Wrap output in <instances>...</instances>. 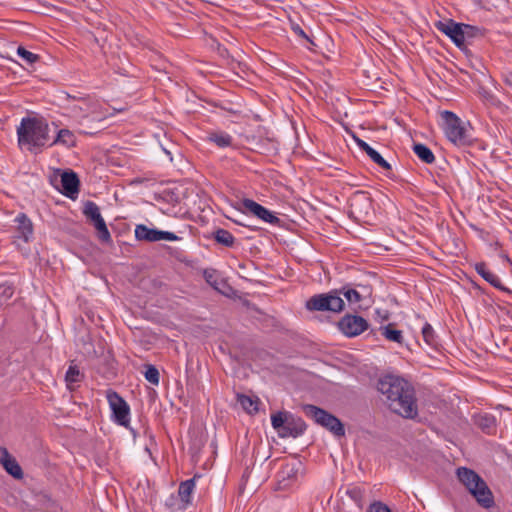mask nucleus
<instances>
[{
  "instance_id": "6e6552de",
  "label": "nucleus",
  "mask_w": 512,
  "mask_h": 512,
  "mask_svg": "<svg viewBox=\"0 0 512 512\" xmlns=\"http://www.w3.org/2000/svg\"><path fill=\"white\" fill-rule=\"evenodd\" d=\"M302 476L303 465L301 462L294 461L282 465L276 476L279 489H289L298 483Z\"/></svg>"
},
{
  "instance_id": "72a5a7b5",
  "label": "nucleus",
  "mask_w": 512,
  "mask_h": 512,
  "mask_svg": "<svg viewBox=\"0 0 512 512\" xmlns=\"http://www.w3.org/2000/svg\"><path fill=\"white\" fill-rule=\"evenodd\" d=\"M237 400L246 412L252 414V413H256L258 411V407H257L258 399L257 398L253 399L252 397H250L248 395L238 394Z\"/></svg>"
},
{
  "instance_id": "dca6fc26",
  "label": "nucleus",
  "mask_w": 512,
  "mask_h": 512,
  "mask_svg": "<svg viewBox=\"0 0 512 512\" xmlns=\"http://www.w3.org/2000/svg\"><path fill=\"white\" fill-rule=\"evenodd\" d=\"M475 271L490 285H492L494 288L508 294L510 297H512V290L508 287L504 286L501 283V280L499 277L488 270L487 265L485 262H478L474 265Z\"/></svg>"
},
{
  "instance_id": "4be33fe9",
  "label": "nucleus",
  "mask_w": 512,
  "mask_h": 512,
  "mask_svg": "<svg viewBox=\"0 0 512 512\" xmlns=\"http://www.w3.org/2000/svg\"><path fill=\"white\" fill-rule=\"evenodd\" d=\"M338 290L341 291V296L343 295L346 298L350 306H354V309L361 308V302H363L365 297L357 289L352 287L351 284L344 285Z\"/></svg>"
},
{
  "instance_id": "0eeeda50",
  "label": "nucleus",
  "mask_w": 512,
  "mask_h": 512,
  "mask_svg": "<svg viewBox=\"0 0 512 512\" xmlns=\"http://www.w3.org/2000/svg\"><path fill=\"white\" fill-rule=\"evenodd\" d=\"M106 398L112 412V418L115 423L128 428L130 423V407L128 403L116 391L108 389Z\"/></svg>"
},
{
  "instance_id": "bb28decb",
  "label": "nucleus",
  "mask_w": 512,
  "mask_h": 512,
  "mask_svg": "<svg viewBox=\"0 0 512 512\" xmlns=\"http://www.w3.org/2000/svg\"><path fill=\"white\" fill-rule=\"evenodd\" d=\"M84 379V374L81 373L77 365H70L65 374V381L67 388L72 391L75 389V385L80 383Z\"/></svg>"
},
{
  "instance_id": "f704fd0d",
  "label": "nucleus",
  "mask_w": 512,
  "mask_h": 512,
  "mask_svg": "<svg viewBox=\"0 0 512 512\" xmlns=\"http://www.w3.org/2000/svg\"><path fill=\"white\" fill-rule=\"evenodd\" d=\"M145 367H146V371L144 373L145 379L153 385H158L159 379H160L158 369L154 365H151V364H148Z\"/></svg>"
},
{
  "instance_id": "58836bf2",
  "label": "nucleus",
  "mask_w": 512,
  "mask_h": 512,
  "mask_svg": "<svg viewBox=\"0 0 512 512\" xmlns=\"http://www.w3.org/2000/svg\"><path fill=\"white\" fill-rule=\"evenodd\" d=\"M368 512H391V510L389 509V507L386 504L378 501V502L372 503L369 506Z\"/></svg>"
},
{
  "instance_id": "c03bdc74",
  "label": "nucleus",
  "mask_w": 512,
  "mask_h": 512,
  "mask_svg": "<svg viewBox=\"0 0 512 512\" xmlns=\"http://www.w3.org/2000/svg\"><path fill=\"white\" fill-rule=\"evenodd\" d=\"M506 83L509 84V85H512V80L509 79V78H506Z\"/></svg>"
},
{
  "instance_id": "412c9836",
  "label": "nucleus",
  "mask_w": 512,
  "mask_h": 512,
  "mask_svg": "<svg viewBox=\"0 0 512 512\" xmlns=\"http://www.w3.org/2000/svg\"><path fill=\"white\" fill-rule=\"evenodd\" d=\"M14 222L16 223V228L18 238L23 239L25 242H28L33 236V224L31 220L27 217L26 214L20 213L16 216Z\"/></svg>"
},
{
  "instance_id": "49530a36",
  "label": "nucleus",
  "mask_w": 512,
  "mask_h": 512,
  "mask_svg": "<svg viewBox=\"0 0 512 512\" xmlns=\"http://www.w3.org/2000/svg\"><path fill=\"white\" fill-rule=\"evenodd\" d=\"M384 320H387L388 319V314L386 313L385 316L383 317Z\"/></svg>"
},
{
  "instance_id": "c756f323",
  "label": "nucleus",
  "mask_w": 512,
  "mask_h": 512,
  "mask_svg": "<svg viewBox=\"0 0 512 512\" xmlns=\"http://www.w3.org/2000/svg\"><path fill=\"white\" fill-rule=\"evenodd\" d=\"M381 334L389 341L401 344L403 342L402 331L395 328L393 323L380 328Z\"/></svg>"
},
{
  "instance_id": "2f4dec72",
  "label": "nucleus",
  "mask_w": 512,
  "mask_h": 512,
  "mask_svg": "<svg viewBox=\"0 0 512 512\" xmlns=\"http://www.w3.org/2000/svg\"><path fill=\"white\" fill-rule=\"evenodd\" d=\"M462 30H463V46L465 45L466 41H469L474 38L482 37L484 36L485 29L480 28L478 26H473L469 24H463L462 23Z\"/></svg>"
},
{
  "instance_id": "e433bc0d",
  "label": "nucleus",
  "mask_w": 512,
  "mask_h": 512,
  "mask_svg": "<svg viewBox=\"0 0 512 512\" xmlns=\"http://www.w3.org/2000/svg\"><path fill=\"white\" fill-rule=\"evenodd\" d=\"M0 304L6 303L14 294L13 285H2L0 286Z\"/></svg>"
},
{
  "instance_id": "b1692460",
  "label": "nucleus",
  "mask_w": 512,
  "mask_h": 512,
  "mask_svg": "<svg viewBox=\"0 0 512 512\" xmlns=\"http://www.w3.org/2000/svg\"><path fill=\"white\" fill-rule=\"evenodd\" d=\"M196 477L197 476H194L191 479L185 480V481L181 482L179 485L178 495H179L181 501L183 502L184 506H187V505L191 504V502H192L191 496L195 489Z\"/></svg>"
},
{
  "instance_id": "f3484780",
  "label": "nucleus",
  "mask_w": 512,
  "mask_h": 512,
  "mask_svg": "<svg viewBox=\"0 0 512 512\" xmlns=\"http://www.w3.org/2000/svg\"><path fill=\"white\" fill-rule=\"evenodd\" d=\"M456 476L459 482L470 493L471 490L477 487L478 484L484 480L478 473L467 467H459L456 470Z\"/></svg>"
},
{
  "instance_id": "a211bd4d",
  "label": "nucleus",
  "mask_w": 512,
  "mask_h": 512,
  "mask_svg": "<svg viewBox=\"0 0 512 512\" xmlns=\"http://www.w3.org/2000/svg\"><path fill=\"white\" fill-rule=\"evenodd\" d=\"M0 462L3 467L11 476L15 479H21L23 477V471L18 462L13 458L8 450L4 447L0 448Z\"/></svg>"
},
{
  "instance_id": "79ce46f5",
  "label": "nucleus",
  "mask_w": 512,
  "mask_h": 512,
  "mask_svg": "<svg viewBox=\"0 0 512 512\" xmlns=\"http://www.w3.org/2000/svg\"><path fill=\"white\" fill-rule=\"evenodd\" d=\"M232 221L237 224V225H241V226H245V227H248V225L244 224L243 222H241V219H232Z\"/></svg>"
},
{
  "instance_id": "7ed1b4c3",
  "label": "nucleus",
  "mask_w": 512,
  "mask_h": 512,
  "mask_svg": "<svg viewBox=\"0 0 512 512\" xmlns=\"http://www.w3.org/2000/svg\"><path fill=\"white\" fill-rule=\"evenodd\" d=\"M446 137L456 146L466 147L473 143L471 129L453 112H442Z\"/></svg>"
},
{
  "instance_id": "4c0bfd02",
  "label": "nucleus",
  "mask_w": 512,
  "mask_h": 512,
  "mask_svg": "<svg viewBox=\"0 0 512 512\" xmlns=\"http://www.w3.org/2000/svg\"><path fill=\"white\" fill-rule=\"evenodd\" d=\"M290 28L291 30L293 31V33L295 35H297L298 37L308 41V42H312L309 38V36L306 34V32L303 30V28L298 24L296 23L295 21L291 20L290 19Z\"/></svg>"
},
{
  "instance_id": "a19ab883",
  "label": "nucleus",
  "mask_w": 512,
  "mask_h": 512,
  "mask_svg": "<svg viewBox=\"0 0 512 512\" xmlns=\"http://www.w3.org/2000/svg\"><path fill=\"white\" fill-rule=\"evenodd\" d=\"M179 239L180 238L172 232L160 230L159 241H161V240L177 241Z\"/></svg>"
},
{
  "instance_id": "6ab92c4d",
  "label": "nucleus",
  "mask_w": 512,
  "mask_h": 512,
  "mask_svg": "<svg viewBox=\"0 0 512 512\" xmlns=\"http://www.w3.org/2000/svg\"><path fill=\"white\" fill-rule=\"evenodd\" d=\"M355 142L357 146L370 157V159L383 168L386 171H391V165L378 153L374 148H372L368 143L364 140L354 136Z\"/></svg>"
},
{
  "instance_id": "c9c22d12",
  "label": "nucleus",
  "mask_w": 512,
  "mask_h": 512,
  "mask_svg": "<svg viewBox=\"0 0 512 512\" xmlns=\"http://www.w3.org/2000/svg\"><path fill=\"white\" fill-rule=\"evenodd\" d=\"M17 55L21 57L24 61H26L28 64H33L39 60V56L37 54L28 51L22 46H19L17 48Z\"/></svg>"
},
{
  "instance_id": "c85d7f7f",
  "label": "nucleus",
  "mask_w": 512,
  "mask_h": 512,
  "mask_svg": "<svg viewBox=\"0 0 512 512\" xmlns=\"http://www.w3.org/2000/svg\"><path fill=\"white\" fill-rule=\"evenodd\" d=\"M413 152L424 163L432 164L435 161V156L432 150L422 143H415L413 145Z\"/></svg>"
},
{
  "instance_id": "9b49d317",
  "label": "nucleus",
  "mask_w": 512,
  "mask_h": 512,
  "mask_svg": "<svg viewBox=\"0 0 512 512\" xmlns=\"http://www.w3.org/2000/svg\"><path fill=\"white\" fill-rule=\"evenodd\" d=\"M350 215L355 219L367 217L372 211V199L366 191H356L348 199Z\"/></svg>"
},
{
  "instance_id": "473e14b6",
  "label": "nucleus",
  "mask_w": 512,
  "mask_h": 512,
  "mask_svg": "<svg viewBox=\"0 0 512 512\" xmlns=\"http://www.w3.org/2000/svg\"><path fill=\"white\" fill-rule=\"evenodd\" d=\"M203 277L212 288H214L217 291H221L220 286L224 284V281L220 279L217 270L205 269L203 272Z\"/></svg>"
},
{
  "instance_id": "f03ea898",
  "label": "nucleus",
  "mask_w": 512,
  "mask_h": 512,
  "mask_svg": "<svg viewBox=\"0 0 512 512\" xmlns=\"http://www.w3.org/2000/svg\"><path fill=\"white\" fill-rule=\"evenodd\" d=\"M19 146H28L30 151L41 149L49 140L48 124L38 118L25 117L17 128Z\"/></svg>"
},
{
  "instance_id": "393cba45",
  "label": "nucleus",
  "mask_w": 512,
  "mask_h": 512,
  "mask_svg": "<svg viewBox=\"0 0 512 512\" xmlns=\"http://www.w3.org/2000/svg\"><path fill=\"white\" fill-rule=\"evenodd\" d=\"M207 141L214 143L219 148H226L232 145L233 138L224 131H214L208 133Z\"/></svg>"
},
{
  "instance_id": "2eb2a0df",
  "label": "nucleus",
  "mask_w": 512,
  "mask_h": 512,
  "mask_svg": "<svg viewBox=\"0 0 512 512\" xmlns=\"http://www.w3.org/2000/svg\"><path fill=\"white\" fill-rule=\"evenodd\" d=\"M80 181L73 171H66L61 175V193L70 199H75L79 193Z\"/></svg>"
},
{
  "instance_id": "ea45409f",
  "label": "nucleus",
  "mask_w": 512,
  "mask_h": 512,
  "mask_svg": "<svg viewBox=\"0 0 512 512\" xmlns=\"http://www.w3.org/2000/svg\"><path fill=\"white\" fill-rule=\"evenodd\" d=\"M347 495L355 502H360L362 500V491L359 487L348 489Z\"/></svg>"
},
{
  "instance_id": "cd10ccee",
  "label": "nucleus",
  "mask_w": 512,
  "mask_h": 512,
  "mask_svg": "<svg viewBox=\"0 0 512 512\" xmlns=\"http://www.w3.org/2000/svg\"><path fill=\"white\" fill-rule=\"evenodd\" d=\"M212 238L220 245L232 248L235 245V237L226 229L218 228L212 232Z\"/></svg>"
},
{
  "instance_id": "4468645a",
  "label": "nucleus",
  "mask_w": 512,
  "mask_h": 512,
  "mask_svg": "<svg viewBox=\"0 0 512 512\" xmlns=\"http://www.w3.org/2000/svg\"><path fill=\"white\" fill-rule=\"evenodd\" d=\"M470 494L477 504L484 509H490L495 505L494 495L485 480H482L477 487L473 488Z\"/></svg>"
},
{
  "instance_id": "aec40b11",
  "label": "nucleus",
  "mask_w": 512,
  "mask_h": 512,
  "mask_svg": "<svg viewBox=\"0 0 512 512\" xmlns=\"http://www.w3.org/2000/svg\"><path fill=\"white\" fill-rule=\"evenodd\" d=\"M475 425L487 435H493L497 429L496 417L489 413H481L474 416Z\"/></svg>"
},
{
  "instance_id": "7c9ffc66",
  "label": "nucleus",
  "mask_w": 512,
  "mask_h": 512,
  "mask_svg": "<svg viewBox=\"0 0 512 512\" xmlns=\"http://www.w3.org/2000/svg\"><path fill=\"white\" fill-rule=\"evenodd\" d=\"M421 333H422L424 342L428 346H430L432 348H436L438 346V336H437L435 330L433 329V327L428 322L424 323Z\"/></svg>"
},
{
  "instance_id": "a878e982",
  "label": "nucleus",
  "mask_w": 512,
  "mask_h": 512,
  "mask_svg": "<svg viewBox=\"0 0 512 512\" xmlns=\"http://www.w3.org/2000/svg\"><path fill=\"white\" fill-rule=\"evenodd\" d=\"M57 144L68 148L74 147L76 145V137L74 133L69 129H60L50 146Z\"/></svg>"
},
{
  "instance_id": "39448f33",
  "label": "nucleus",
  "mask_w": 512,
  "mask_h": 512,
  "mask_svg": "<svg viewBox=\"0 0 512 512\" xmlns=\"http://www.w3.org/2000/svg\"><path fill=\"white\" fill-rule=\"evenodd\" d=\"M302 411L307 417L314 420L316 424L327 429L334 436H345V427L343 423L330 412L312 404L303 405Z\"/></svg>"
},
{
  "instance_id": "9d476101",
  "label": "nucleus",
  "mask_w": 512,
  "mask_h": 512,
  "mask_svg": "<svg viewBox=\"0 0 512 512\" xmlns=\"http://www.w3.org/2000/svg\"><path fill=\"white\" fill-rule=\"evenodd\" d=\"M83 214L93 223L95 229L98 232V238L102 242H110L111 235L103 217L101 216L98 205L93 201H87L83 208Z\"/></svg>"
},
{
  "instance_id": "20e7f679",
  "label": "nucleus",
  "mask_w": 512,
  "mask_h": 512,
  "mask_svg": "<svg viewBox=\"0 0 512 512\" xmlns=\"http://www.w3.org/2000/svg\"><path fill=\"white\" fill-rule=\"evenodd\" d=\"M271 424L280 438H297L307 428L301 417L295 416L288 411H279L272 414Z\"/></svg>"
},
{
  "instance_id": "f257e3e1",
  "label": "nucleus",
  "mask_w": 512,
  "mask_h": 512,
  "mask_svg": "<svg viewBox=\"0 0 512 512\" xmlns=\"http://www.w3.org/2000/svg\"><path fill=\"white\" fill-rule=\"evenodd\" d=\"M377 390L385 397V402L392 412L407 419L418 416L415 390L405 379L386 375L379 379Z\"/></svg>"
},
{
  "instance_id": "f8f14e48",
  "label": "nucleus",
  "mask_w": 512,
  "mask_h": 512,
  "mask_svg": "<svg viewBox=\"0 0 512 512\" xmlns=\"http://www.w3.org/2000/svg\"><path fill=\"white\" fill-rule=\"evenodd\" d=\"M241 206L244 210L266 223L280 225V219L272 211L252 199L244 198L241 201Z\"/></svg>"
},
{
  "instance_id": "37998d69",
  "label": "nucleus",
  "mask_w": 512,
  "mask_h": 512,
  "mask_svg": "<svg viewBox=\"0 0 512 512\" xmlns=\"http://www.w3.org/2000/svg\"><path fill=\"white\" fill-rule=\"evenodd\" d=\"M232 221L237 224V225H241V226H245V227H248V225L244 224L243 222H241V219H232Z\"/></svg>"
},
{
  "instance_id": "423d86ee",
  "label": "nucleus",
  "mask_w": 512,
  "mask_h": 512,
  "mask_svg": "<svg viewBox=\"0 0 512 512\" xmlns=\"http://www.w3.org/2000/svg\"><path fill=\"white\" fill-rule=\"evenodd\" d=\"M344 306L345 303L341 297V291L338 289H332L327 293L313 295L306 302V308L309 311L340 313L344 310Z\"/></svg>"
},
{
  "instance_id": "a18cd8bd",
  "label": "nucleus",
  "mask_w": 512,
  "mask_h": 512,
  "mask_svg": "<svg viewBox=\"0 0 512 512\" xmlns=\"http://www.w3.org/2000/svg\"><path fill=\"white\" fill-rule=\"evenodd\" d=\"M82 133H84V134H89V135H92V134H93V132H90V131H82Z\"/></svg>"
},
{
  "instance_id": "1a4fd4ad",
  "label": "nucleus",
  "mask_w": 512,
  "mask_h": 512,
  "mask_svg": "<svg viewBox=\"0 0 512 512\" xmlns=\"http://www.w3.org/2000/svg\"><path fill=\"white\" fill-rule=\"evenodd\" d=\"M338 329L348 338H354L369 328L368 321L356 314H346L337 323Z\"/></svg>"
},
{
  "instance_id": "5701e85b",
  "label": "nucleus",
  "mask_w": 512,
  "mask_h": 512,
  "mask_svg": "<svg viewBox=\"0 0 512 512\" xmlns=\"http://www.w3.org/2000/svg\"><path fill=\"white\" fill-rule=\"evenodd\" d=\"M160 230L149 228L144 224L136 225L135 237L139 241L157 242L159 241Z\"/></svg>"
},
{
  "instance_id": "ddd939ff",
  "label": "nucleus",
  "mask_w": 512,
  "mask_h": 512,
  "mask_svg": "<svg viewBox=\"0 0 512 512\" xmlns=\"http://www.w3.org/2000/svg\"><path fill=\"white\" fill-rule=\"evenodd\" d=\"M435 26L440 32L447 35L458 48L463 47L462 23H457L452 19H448L436 22Z\"/></svg>"
}]
</instances>
